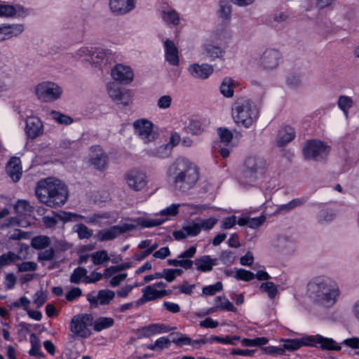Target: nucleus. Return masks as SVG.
<instances>
[{"instance_id": "obj_40", "label": "nucleus", "mask_w": 359, "mask_h": 359, "mask_svg": "<svg viewBox=\"0 0 359 359\" xmlns=\"http://www.w3.org/2000/svg\"><path fill=\"white\" fill-rule=\"evenodd\" d=\"M90 259L95 265L104 264L110 260L107 252L104 250L91 253Z\"/></svg>"}, {"instance_id": "obj_24", "label": "nucleus", "mask_w": 359, "mask_h": 359, "mask_svg": "<svg viewBox=\"0 0 359 359\" xmlns=\"http://www.w3.org/2000/svg\"><path fill=\"white\" fill-rule=\"evenodd\" d=\"M172 330V328L163 324H151L140 329L139 334L141 337H149L156 334L168 332Z\"/></svg>"}, {"instance_id": "obj_47", "label": "nucleus", "mask_w": 359, "mask_h": 359, "mask_svg": "<svg viewBox=\"0 0 359 359\" xmlns=\"http://www.w3.org/2000/svg\"><path fill=\"white\" fill-rule=\"evenodd\" d=\"M19 259L20 257L14 252H8V253L3 254L0 256V269Z\"/></svg>"}, {"instance_id": "obj_21", "label": "nucleus", "mask_w": 359, "mask_h": 359, "mask_svg": "<svg viewBox=\"0 0 359 359\" xmlns=\"http://www.w3.org/2000/svg\"><path fill=\"white\" fill-rule=\"evenodd\" d=\"M200 233L199 226L196 219L195 221L186 222L183 224L180 230L173 232L175 239H184L188 236H196Z\"/></svg>"}, {"instance_id": "obj_35", "label": "nucleus", "mask_w": 359, "mask_h": 359, "mask_svg": "<svg viewBox=\"0 0 359 359\" xmlns=\"http://www.w3.org/2000/svg\"><path fill=\"white\" fill-rule=\"evenodd\" d=\"M14 209L18 215L23 216L29 215L33 212V207L26 200H18Z\"/></svg>"}, {"instance_id": "obj_19", "label": "nucleus", "mask_w": 359, "mask_h": 359, "mask_svg": "<svg viewBox=\"0 0 359 359\" xmlns=\"http://www.w3.org/2000/svg\"><path fill=\"white\" fill-rule=\"evenodd\" d=\"M110 55L111 53L106 50L95 48L90 59V64L95 68L102 69L109 63Z\"/></svg>"}, {"instance_id": "obj_48", "label": "nucleus", "mask_w": 359, "mask_h": 359, "mask_svg": "<svg viewBox=\"0 0 359 359\" xmlns=\"http://www.w3.org/2000/svg\"><path fill=\"white\" fill-rule=\"evenodd\" d=\"M93 50V48L89 49L87 47H82L76 50L74 54V57L76 60L86 61L90 63V59L91 57Z\"/></svg>"}, {"instance_id": "obj_64", "label": "nucleus", "mask_w": 359, "mask_h": 359, "mask_svg": "<svg viewBox=\"0 0 359 359\" xmlns=\"http://www.w3.org/2000/svg\"><path fill=\"white\" fill-rule=\"evenodd\" d=\"M172 100V99L170 95H163L160 97L157 100V106L161 109H168L170 107Z\"/></svg>"}, {"instance_id": "obj_18", "label": "nucleus", "mask_w": 359, "mask_h": 359, "mask_svg": "<svg viewBox=\"0 0 359 359\" xmlns=\"http://www.w3.org/2000/svg\"><path fill=\"white\" fill-rule=\"evenodd\" d=\"M25 133L31 139H35L43 133V125L36 116H28L26 118Z\"/></svg>"}, {"instance_id": "obj_58", "label": "nucleus", "mask_w": 359, "mask_h": 359, "mask_svg": "<svg viewBox=\"0 0 359 359\" xmlns=\"http://www.w3.org/2000/svg\"><path fill=\"white\" fill-rule=\"evenodd\" d=\"M223 285L221 282H217L214 285H208L203 287L202 292L204 295H214L217 292L222 290Z\"/></svg>"}, {"instance_id": "obj_30", "label": "nucleus", "mask_w": 359, "mask_h": 359, "mask_svg": "<svg viewBox=\"0 0 359 359\" xmlns=\"http://www.w3.org/2000/svg\"><path fill=\"white\" fill-rule=\"evenodd\" d=\"M222 310L232 312L236 311V307L226 297L219 296L215 299V306L210 309L209 312L212 313Z\"/></svg>"}, {"instance_id": "obj_28", "label": "nucleus", "mask_w": 359, "mask_h": 359, "mask_svg": "<svg viewBox=\"0 0 359 359\" xmlns=\"http://www.w3.org/2000/svg\"><path fill=\"white\" fill-rule=\"evenodd\" d=\"M295 137L294 130L290 126L283 127L279 131L277 137V144L283 147L291 142Z\"/></svg>"}, {"instance_id": "obj_4", "label": "nucleus", "mask_w": 359, "mask_h": 359, "mask_svg": "<svg viewBox=\"0 0 359 359\" xmlns=\"http://www.w3.org/2000/svg\"><path fill=\"white\" fill-rule=\"evenodd\" d=\"M196 253V248L191 246L179 255L177 259H168V264L173 266H181L186 270L191 269L194 264L197 271L208 272L217 263V259H212L209 255H203L197 257L194 261L191 260V258L194 257Z\"/></svg>"}, {"instance_id": "obj_34", "label": "nucleus", "mask_w": 359, "mask_h": 359, "mask_svg": "<svg viewBox=\"0 0 359 359\" xmlns=\"http://www.w3.org/2000/svg\"><path fill=\"white\" fill-rule=\"evenodd\" d=\"M337 105L347 118L349 109L353 106V100L347 95H340L338 98Z\"/></svg>"}, {"instance_id": "obj_36", "label": "nucleus", "mask_w": 359, "mask_h": 359, "mask_svg": "<svg viewBox=\"0 0 359 359\" xmlns=\"http://www.w3.org/2000/svg\"><path fill=\"white\" fill-rule=\"evenodd\" d=\"M234 82L230 78H225L222 81L219 90L222 95L226 97H231L233 95Z\"/></svg>"}, {"instance_id": "obj_7", "label": "nucleus", "mask_w": 359, "mask_h": 359, "mask_svg": "<svg viewBox=\"0 0 359 359\" xmlns=\"http://www.w3.org/2000/svg\"><path fill=\"white\" fill-rule=\"evenodd\" d=\"M264 172V163L263 160L255 156L247 157L244 163L242 183L252 186Z\"/></svg>"}, {"instance_id": "obj_23", "label": "nucleus", "mask_w": 359, "mask_h": 359, "mask_svg": "<svg viewBox=\"0 0 359 359\" xmlns=\"http://www.w3.org/2000/svg\"><path fill=\"white\" fill-rule=\"evenodd\" d=\"M165 60L172 66L180 64L179 51L174 42L167 39L164 41Z\"/></svg>"}, {"instance_id": "obj_3", "label": "nucleus", "mask_w": 359, "mask_h": 359, "mask_svg": "<svg viewBox=\"0 0 359 359\" xmlns=\"http://www.w3.org/2000/svg\"><path fill=\"white\" fill-rule=\"evenodd\" d=\"M35 193L41 203L54 208L63 205L68 198L67 186L55 177H47L39 181Z\"/></svg>"}, {"instance_id": "obj_31", "label": "nucleus", "mask_w": 359, "mask_h": 359, "mask_svg": "<svg viewBox=\"0 0 359 359\" xmlns=\"http://www.w3.org/2000/svg\"><path fill=\"white\" fill-rule=\"evenodd\" d=\"M166 220V217L153 219L146 216L137 217L134 222L142 228H152L162 224Z\"/></svg>"}, {"instance_id": "obj_61", "label": "nucleus", "mask_w": 359, "mask_h": 359, "mask_svg": "<svg viewBox=\"0 0 359 359\" xmlns=\"http://www.w3.org/2000/svg\"><path fill=\"white\" fill-rule=\"evenodd\" d=\"M219 259L225 264L230 265L236 260L234 253L229 250H224L219 255Z\"/></svg>"}, {"instance_id": "obj_53", "label": "nucleus", "mask_w": 359, "mask_h": 359, "mask_svg": "<svg viewBox=\"0 0 359 359\" xmlns=\"http://www.w3.org/2000/svg\"><path fill=\"white\" fill-rule=\"evenodd\" d=\"M198 225L199 226L200 231L203 230L211 229L217 222V219L213 217H210L206 219H202L200 218L196 219Z\"/></svg>"}, {"instance_id": "obj_42", "label": "nucleus", "mask_w": 359, "mask_h": 359, "mask_svg": "<svg viewBox=\"0 0 359 359\" xmlns=\"http://www.w3.org/2000/svg\"><path fill=\"white\" fill-rule=\"evenodd\" d=\"M114 297V292L109 290H100L97 297L95 301L101 305L108 304L111 300Z\"/></svg>"}, {"instance_id": "obj_33", "label": "nucleus", "mask_w": 359, "mask_h": 359, "mask_svg": "<svg viewBox=\"0 0 359 359\" xmlns=\"http://www.w3.org/2000/svg\"><path fill=\"white\" fill-rule=\"evenodd\" d=\"M114 324V320L110 317H100L95 321L93 320V329L96 332H101L103 330L112 327Z\"/></svg>"}, {"instance_id": "obj_11", "label": "nucleus", "mask_w": 359, "mask_h": 359, "mask_svg": "<svg viewBox=\"0 0 359 359\" xmlns=\"http://www.w3.org/2000/svg\"><path fill=\"white\" fill-rule=\"evenodd\" d=\"M283 60L281 53L275 48L266 49L260 56L259 67L266 72H273L276 69Z\"/></svg>"}, {"instance_id": "obj_55", "label": "nucleus", "mask_w": 359, "mask_h": 359, "mask_svg": "<svg viewBox=\"0 0 359 359\" xmlns=\"http://www.w3.org/2000/svg\"><path fill=\"white\" fill-rule=\"evenodd\" d=\"M234 278L237 280L244 281H250L255 278V274L251 271H247L243 269H238L236 271Z\"/></svg>"}, {"instance_id": "obj_56", "label": "nucleus", "mask_w": 359, "mask_h": 359, "mask_svg": "<svg viewBox=\"0 0 359 359\" xmlns=\"http://www.w3.org/2000/svg\"><path fill=\"white\" fill-rule=\"evenodd\" d=\"M75 231L81 239L89 238L93 235V231L82 224H79L76 226Z\"/></svg>"}, {"instance_id": "obj_10", "label": "nucleus", "mask_w": 359, "mask_h": 359, "mask_svg": "<svg viewBox=\"0 0 359 359\" xmlns=\"http://www.w3.org/2000/svg\"><path fill=\"white\" fill-rule=\"evenodd\" d=\"M34 93L39 100L45 102H53L60 97L62 90L55 83L43 81L36 86Z\"/></svg>"}, {"instance_id": "obj_15", "label": "nucleus", "mask_w": 359, "mask_h": 359, "mask_svg": "<svg viewBox=\"0 0 359 359\" xmlns=\"http://www.w3.org/2000/svg\"><path fill=\"white\" fill-rule=\"evenodd\" d=\"M111 76L119 83L128 84L133 80L134 74L129 66L118 64L111 69Z\"/></svg>"}, {"instance_id": "obj_20", "label": "nucleus", "mask_w": 359, "mask_h": 359, "mask_svg": "<svg viewBox=\"0 0 359 359\" xmlns=\"http://www.w3.org/2000/svg\"><path fill=\"white\" fill-rule=\"evenodd\" d=\"M188 71L192 77L205 80L213 73L214 69L211 65L207 63L201 65L194 63L189 66Z\"/></svg>"}, {"instance_id": "obj_54", "label": "nucleus", "mask_w": 359, "mask_h": 359, "mask_svg": "<svg viewBox=\"0 0 359 359\" xmlns=\"http://www.w3.org/2000/svg\"><path fill=\"white\" fill-rule=\"evenodd\" d=\"M170 336L172 337V341L177 346H181L183 344L189 345L191 344V338L181 333L177 332L175 334H171Z\"/></svg>"}, {"instance_id": "obj_60", "label": "nucleus", "mask_w": 359, "mask_h": 359, "mask_svg": "<svg viewBox=\"0 0 359 359\" xmlns=\"http://www.w3.org/2000/svg\"><path fill=\"white\" fill-rule=\"evenodd\" d=\"M179 204H172L170 206L167 208L161 210L160 212L157 213L156 216L161 217H170L175 216L178 213Z\"/></svg>"}, {"instance_id": "obj_59", "label": "nucleus", "mask_w": 359, "mask_h": 359, "mask_svg": "<svg viewBox=\"0 0 359 359\" xmlns=\"http://www.w3.org/2000/svg\"><path fill=\"white\" fill-rule=\"evenodd\" d=\"M29 225V222H28L25 219H20L17 217H11L7 221H6L3 224V226H20L21 227H27Z\"/></svg>"}, {"instance_id": "obj_41", "label": "nucleus", "mask_w": 359, "mask_h": 359, "mask_svg": "<svg viewBox=\"0 0 359 359\" xmlns=\"http://www.w3.org/2000/svg\"><path fill=\"white\" fill-rule=\"evenodd\" d=\"M50 116L53 120L61 125L68 126L73 123V119L69 116L57 111H51Z\"/></svg>"}, {"instance_id": "obj_52", "label": "nucleus", "mask_w": 359, "mask_h": 359, "mask_svg": "<svg viewBox=\"0 0 359 359\" xmlns=\"http://www.w3.org/2000/svg\"><path fill=\"white\" fill-rule=\"evenodd\" d=\"M16 9L14 6L0 3V17L11 18L15 16Z\"/></svg>"}, {"instance_id": "obj_8", "label": "nucleus", "mask_w": 359, "mask_h": 359, "mask_svg": "<svg viewBox=\"0 0 359 359\" xmlns=\"http://www.w3.org/2000/svg\"><path fill=\"white\" fill-rule=\"evenodd\" d=\"M330 148L322 141L311 140L303 148L304 158L316 161L325 159L329 154Z\"/></svg>"}, {"instance_id": "obj_63", "label": "nucleus", "mask_w": 359, "mask_h": 359, "mask_svg": "<svg viewBox=\"0 0 359 359\" xmlns=\"http://www.w3.org/2000/svg\"><path fill=\"white\" fill-rule=\"evenodd\" d=\"M196 287L195 284H189L187 280H184L181 285L176 287V288H177L181 293L190 295L193 293V290Z\"/></svg>"}, {"instance_id": "obj_6", "label": "nucleus", "mask_w": 359, "mask_h": 359, "mask_svg": "<svg viewBox=\"0 0 359 359\" xmlns=\"http://www.w3.org/2000/svg\"><path fill=\"white\" fill-rule=\"evenodd\" d=\"M231 116L236 125L248 128L258 118L259 110L250 100L241 97L233 102Z\"/></svg>"}, {"instance_id": "obj_37", "label": "nucleus", "mask_w": 359, "mask_h": 359, "mask_svg": "<svg viewBox=\"0 0 359 359\" xmlns=\"http://www.w3.org/2000/svg\"><path fill=\"white\" fill-rule=\"evenodd\" d=\"M304 203V200L302 198H295L287 203L280 205L278 207L276 213L281 214V213H285L295 208L302 205Z\"/></svg>"}, {"instance_id": "obj_14", "label": "nucleus", "mask_w": 359, "mask_h": 359, "mask_svg": "<svg viewBox=\"0 0 359 359\" xmlns=\"http://www.w3.org/2000/svg\"><path fill=\"white\" fill-rule=\"evenodd\" d=\"M124 179L127 186L135 191H141L147 184L146 174L137 169L127 172L124 176Z\"/></svg>"}, {"instance_id": "obj_62", "label": "nucleus", "mask_w": 359, "mask_h": 359, "mask_svg": "<svg viewBox=\"0 0 359 359\" xmlns=\"http://www.w3.org/2000/svg\"><path fill=\"white\" fill-rule=\"evenodd\" d=\"M47 300V294L43 290L37 291L33 296V302L36 307L41 306Z\"/></svg>"}, {"instance_id": "obj_38", "label": "nucleus", "mask_w": 359, "mask_h": 359, "mask_svg": "<svg viewBox=\"0 0 359 359\" xmlns=\"http://www.w3.org/2000/svg\"><path fill=\"white\" fill-rule=\"evenodd\" d=\"M335 217V212L329 209H322L317 214V220L320 224L330 223L332 222Z\"/></svg>"}, {"instance_id": "obj_39", "label": "nucleus", "mask_w": 359, "mask_h": 359, "mask_svg": "<svg viewBox=\"0 0 359 359\" xmlns=\"http://www.w3.org/2000/svg\"><path fill=\"white\" fill-rule=\"evenodd\" d=\"M133 94L130 90H123L114 101L117 104L127 107L133 103Z\"/></svg>"}, {"instance_id": "obj_1", "label": "nucleus", "mask_w": 359, "mask_h": 359, "mask_svg": "<svg viewBox=\"0 0 359 359\" xmlns=\"http://www.w3.org/2000/svg\"><path fill=\"white\" fill-rule=\"evenodd\" d=\"M167 177L172 188L178 192L187 194L194 189L199 180L197 167L187 159L180 158L167 170Z\"/></svg>"}, {"instance_id": "obj_43", "label": "nucleus", "mask_w": 359, "mask_h": 359, "mask_svg": "<svg viewBox=\"0 0 359 359\" xmlns=\"http://www.w3.org/2000/svg\"><path fill=\"white\" fill-rule=\"evenodd\" d=\"M30 343L32 345L31 349L29 351L30 355L33 356H43V354L40 351V340L39 337L34 333L31 334L29 337Z\"/></svg>"}, {"instance_id": "obj_17", "label": "nucleus", "mask_w": 359, "mask_h": 359, "mask_svg": "<svg viewBox=\"0 0 359 359\" xmlns=\"http://www.w3.org/2000/svg\"><path fill=\"white\" fill-rule=\"evenodd\" d=\"M225 53L224 48L210 41H205L201 46L202 55L210 61H215L217 59L224 60Z\"/></svg>"}, {"instance_id": "obj_29", "label": "nucleus", "mask_w": 359, "mask_h": 359, "mask_svg": "<svg viewBox=\"0 0 359 359\" xmlns=\"http://www.w3.org/2000/svg\"><path fill=\"white\" fill-rule=\"evenodd\" d=\"M142 292L145 293V297H147V298L149 301H154L170 294V292L165 289H157L153 285L144 287L142 290Z\"/></svg>"}, {"instance_id": "obj_49", "label": "nucleus", "mask_w": 359, "mask_h": 359, "mask_svg": "<svg viewBox=\"0 0 359 359\" xmlns=\"http://www.w3.org/2000/svg\"><path fill=\"white\" fill-rule=\"evenodd\" d=\"M203 131L202 123L198 120L191 121L187 128V132L194 135H201Z\"/></svg>"}, {"instance_id": "obj_5", "label": "nucleus", "mask_w": 359, "mask_h": 359, "mask_svg": "<svg viewBox=\"0 0 359 359\" xmlns=\"http://www.w3.org/2000/svg\"><path fill=\"white\" fill-rule=\"evenodd\" d=\"M281 341L284 342L283 346L284 351L285 350L294 351L303 346L319 347L323 350L327 351H340L341 349V346L338 345L333 339L325 337L320 334L306 335L301 339H283Z\"/></svg>"}, {"instance_id": "obj_9", "label": "nucleus", "mask_w": 359, "mask_h": 359, "mask_svg": "<svg viewBox=\"0 0 359 359\" xmlns=\"http://www.w3.org/2000/svg\"><path fill=\"white\" fill-rule=\"evenodd\" d=\"M93 323L91 314L82 313L73 316L70 322V330L75 335L82 338L90 336L91 332L88 328Z\"/></svg>"}, {"instance_id": "obj_25", "label": "nucleus", "mask_w": 359, "mask_h": 359, "mask_svg": "<svg viewBox=\"0 0 359 359\" xmlns=\"http://www.w3.org/2000/svg\"><path fill=\"white\" fill-rule=\"evenodd\" d=\"M6 172L13 182H18L22 175L21 162L19 158H12L7 164Z\"/></svg>"}, {"instance_id": "obj_22", "label": "nucleus", "mask_w": 359, "mask_h": 359, "mask_svg": "<svg viewBox=\"0 0 359 359\" xmlns=\"http://www.w3.org/2000/svg\"><path fill=\"white\" fill-rule=\"evenodd\" d=\"M135 6V0H110L109 7L116 15H124L131 11Z\"/></svg>"}, {"instance_id": "obj_57", "label": "nucleus", "mask_w": 359, "mask_h": 359, "mask_svg": "<svg viewBox=\"0 0 359 359\" xmlns=\"http://www.w3.org/2000/svg\"><path fill=\"white\" fill-rule=\"evenodd\" d=\"M107 90L109 96L114 102L123 89L119 88L115 83L109 82L107 85Z\"/></svg>"}, {"instance_id": "obj_51", "label": "nucleus", "mask_w": 359, "mask_h": 359, "mask_svg": "<svg viewBox=\"0 0 359 359\" xmlns=\"http://www.w3.org/2000/svg\"><path fill=\"white\" fill-rule=\"evenodd\" d=\"M240 340V337L238 336H233L229 337L226 336V337H220L217 336H212L210 338V341H217L224 344H231L235 345L238 341Z\"/></svg>"}, {"instance_id": "obj_2", "label": "nucleus", "mask_w": 359, "mask_h": 359, "mask_svg": "<svg viewBox=\"0 0 359 359\" xmlns=\"http://www.w3.org/2000/svg\"><path fill=\"white\" fill-rule=\"evenodd\" d=\"M308 292L316 303L325 308L334 306L341 294L338 283L326 276L313 278L308 283Z\"/></svg>"}, {"instance_id": "obj_45", "label": "nucleus", "mask_w": 359, "mask_h": 359, "mask_svg": "<svg viewBox=\"0 0 359 359\" xmlns=\"http://www.w3.org/2000/svg\"><path fill=\"white\" fill-rule=\"evenodd\" d=\"M87 273L88 271L85 268L78 267L75 269L71 274L69 280L72 283L79 284L81 282L83 278L85 280Z\"/></svg>"}, {"instance_id": "obj_27", "label": "nucleus", "mask_w": 359, "mask_h": 359, "mask_svg": "<svg viewBox=\"0 0 359 359\" xmlns=\"http://www.w3.org/2000/svg\"><path fill=\"white\" fill-rule=\"evenodd\" d=\"M2 29L5 40L20 36L25 30L22 24H3Z\"/></svg>"}, {"instance_id": "obj_12", "label": "nucleus", "mask_w": 359, "mask_h": 359, "mask_svg": "<svg viewBox=\"0 0 359 359\" xmlns=\"http://www.w3.org/2000/svg\"><path fill=\"white\" fill-rule=\"evenodd\" d=\"M136 229V225L132 224H122L113 226L110 228L100 230L95 238L101 242L111 241L123 233L131 231Z\"/></svg>"}, {"instance_id": "obj_16", "label": "nucleus", "mask_w": 359, "mask_h": 359, "mask_svg": "<svg viewBox=\"0 0 359 359\" xmlns=\"http://www.w3.org/2000/svg\"><path fill=\"white\" fill-rule=\"evenodd\" d=\"M90 164L99 170H104L108 164V156L99 146L92 147L90 152Z\"/></svg>"}, {"instance_id": "obj_50", "label": "nucleus", "mask_w": 359, "mask_h": 359, "mask_svg": "<svg viewBox=\"0 0 359 359\" xmlns=\"http://www.w3.org/2000/svg\"><path fill=\"white\" fill-rule=\"evenodd\" d=\"M268 341L269 339L266 337H257L255 339H243L241 343L245 346H258L265 345Z\"/></svg>"}, {"instance_id": "obj_46", "label": "nucleus", "mask_w": 359, "mask_h": 359, "mask_svg": "<svg viewBox=\"0 0 359 359\" xmlns=\"http://www.w3.org/2000/svg\"><path fill=\"white\" fill-rule=\"evenodd\" d=\"M260 289L265 292L270 299H274L278 292L277 286L273 282L262 283Z\"/></svg>"}, {"instance_id": "obj_32", "label": "nucleus", "mask_w": 359, "mask_h": 359, "mask_svg": "<svg viewBox=\"0 0 359 359\" xmlns=\"http://www.w3.org/2000/svg\"><path fill=\"white\" fill-rule=\"evenodd\" d=\"M285 84L290 89H298L303 83L301 75L297 72H290L285 77Z\"/></svg>"}, {"instance_id": "obj_44", "label": "nucleus", "mask_w": 359, "mask_h": 359, "mask_svg": "<svg viewBox=\"0 0 359 359\" xmlns=\"http://www.w3.org/2000/svg\"><path fill=\"white\" fill-rule=\"evenodd\" d=\"M50 243L49 237L46 236H38L32 238V246L35 249H44Z\"/></svg>"}, {"instance_id": "obj_13", "label": "nucleus", "mask_w": 359, "mask_h": 359, "mask_svg": "<svg viewBox=\"0 0 359 359\" xmlns=\"http://www.w3.org/2000/svg\"><path fill=\"white\" fill-rule=\"evenodd\" d=\"M153 123L147 119H139L133 123L135 133L145 142L154 141L157 133L154 130Z\"/></svg>"}, {"instance_id": "obj_26", "label": "nucleus", "mask_w": 359, "mask_h": 359, "mask_svg": "<svg viewBox=\"0 0 359 359\" xmlns=\"http://www.w3.org/2000/svg\"><path fill=\"white\" fill-rule=\"evenodd\" d=\"M161 17L166 25L177 26L180 23V13L172 8H166L162 10Z\"/></svg>"}]
</instances>
